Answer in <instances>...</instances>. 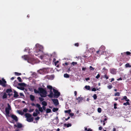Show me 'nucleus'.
<instances>
[{"label": "nucleus", "instance_id": "obj_40", "mask_svg": "<svg viewBox=\"0 0 131 131\" xmlns=\"http://www.w3.org/2000/svg\"><path fill=\"white\" fill-rule=\"evenodd\" d=\"M89 68L90 70H93L95 69L93 67L91 66H90V67Z\"/></svg>", "mask_w": 131, "mask_h": 131}, {"label": "nucleus", "instance_id": "obj_30", "mask_svg": "<svg viewBox=\"0 0 131 131\" xmlns=\"http://www.w3.org/2000/svg\"><path fill=\"white\" fill-rule=\"evenodd\" d=\"M58 110V108H53L52 109V111L53 112H55L56 111H57Z\"/></svg>", "mask_w": 131, "mask_h": 131}, {"label": "nucleus", "instance_id": "obj_29", "mask_svg": "<svg viewBox=\"0 0 131 131\" xmlns=\"http://www.w3.org/2000/svg\"><path fill=\"white\" fill-rule=\"evenodd\" d=\"M64 77L65 78H69V76L68 74L65 73L64 74Z\"/></svg>", "mask_w": 131, "mask_h": 131}, {"label": "nucleus", "instance_id": "obj_59", "mask_svg": "<svg viewBox=\"0 0 131 131\" xmlns=\"http://www.w3.org/2000/svg\"><path fill=\"white\" fill-rule=\"evenodd\" d=\"M85 80H86L87 81L89 80H90V78H89L88 77V78H86L85 79Z\"/></svg>", "mask_w": 131, "mask_h": 131}, {"label": "nucleus", "instance_id": "obj_61", "mask_svg": "<svg viewBox=\"0 0 131 131\" xmlns=\"http://www.w3.org/2000/svg\"><path fill=\"white\" fill-rule=\"evenodd\" d=\"M114 80V78H112L111 79V81L110 82H112V81H113Z\"/></svg>", "mask_w": 131, "mask_h": 131}, {"label": "nucleus", "instance_id": "obj_56", "mask_svg": "<svg viewBox=\"0 0 131 131\" xmlns=\"http://www.w3.org/2000/svg\"><path fill=\"white\" fill-rule=\"evenodd\" d=\"M39 118H40L39 117H37L35 118V119L36 120H38Z\"/></svg>", "mask_w": 131, "mask_h": 131}, {"label": "nucleus", "instance_id": "obj_42", "mask_svg": "<svg viewBox=\"0 0 131 131\" xmlns=\"http://www.w3.org/2000/svg\"><path fill=\"white\" fill-rule=\"evenodd\" d=\"M42 97H39V99L41 102L42 101L44 100V99L42 98Z\"/></svg>", "mask_w": 131, "mask_h": 131}, {"label": "nucleus", "instance_id": "obj_55", "mask_svg": "<svg viewBox=\"0 0 131 131\" xmlns=\"http://www.w3.org/2000/svg\"><path fill=\"white\" fill-rule=\"evenodd\" d=\"M86 69V68L83 67L82 68V70L83 71H85Z\"/></svg>", "mask_w": 131, "mask_h": 131}, {"label": "nucleus", "instance_id": "obj_5", "mask_svg": "<svg viewBox=\"0 0 131 131\" xmlns=\"http://www.w3.org/2000/svg\"><path fill=\"white\" fill-rule=\"evenodd\" d=\"M53 91L54 94L53 97L54 98H58L60 96V93L57 90L53 88Z\"/></svg>", "mask_w": 131, "mask_h": 131}, {"label": "nucleus", "instance_id": "obj_39", "mask_svg": "<svg viewBox=\"0 0 131 131\" xmlns=\"http://www.w3.org/2000/svg\"><path fill=\"white\" fill-rule=\"evenodd\" d=\"M114 95L115 96H119L120 95V94L119 92H117L115 93L114 94Z\"/></svg>", "mask_w": 131, "mask_h": 131}, {"label": "nucleus", "instance_id": "obj_43", "mask_svg": "<svg viewBox=\"0 0 131 131\" xmlns=\"http://www.w3.org/2000/svg\"><path fill=\"white\" fill-rule=\"evenodd\" d=\"M97 111L99 113H101V109L100 108H98L97 109Z\"/></svg>", "mask_w": 131, "mask_h": 131}, {"label": "nucleus", "instance_id": "obj_4", "mask_svg": "<svg viewBox=\"0 0 131 131\" xmlns=\"http://www.w3.org/2000/svg\"><path fill=\"white\" fill-rule=\"evenodd\" d=\"M28 62L29 63L33 64L36 63L37 61L36 59H35L33 57L29 56L28 57Z\"/></svg>", "mask_w": 131, "mask_h": 131}, {"label": "nucleus", "instance_id": "obj_15", "mask_svg": "<svg viewBox=\"0 0 131 131\" xmlns=\"http://www.w3.org/2000/svg\"><path fill=\"white\" fill-rule=\"evenodd\" d=\"M122 100H125V101H129L130 100H129L128 99L127 97L126 96H123V98H122L121 99Z\"/></svg>", "mask_w": 131, "mask_h": 131}, {"label": "nucleus", "instance_id": "obj_34", "mask_svg": "<svg viewBox=\"0 0 131 131\" xmlns=\"http://www.w3.org/2000/svg\"><path fill=\"white\" fill-rule=\"evenodd\" d=\"M15 75L17 76L20 75L21 74V73H19L17 72H15Z\"/></svg>", "mask_w": 131, "mask_h": 131}, {"label": "nucleus", "instance_id": "obj_14", "mask_svg": "<svg viewBox=\"0 0 131 131\" xmlns=\"http://www.w3.org/2000/svg\"><path fill=\"white\" fill-rule=\"evenodd\" d=\"M50 94L48 95V96L50 98H52L53 97V94L52 92V90H50Z\"/></svg>", "mask_w": 131, "mask_h": 131}, {"label": "nucleus", "instance_id": "obj_53", "mask_svg": "<svg viewBox=\"0 0 131 131\" xmlns=\"http://www.w3.org/2000/svg\"><path fill=\"white\" fill-rule=\"evenodd\" d=\"M20 95L21 96H24V94H23V93H19Z\"/></svg>", "mask_w": 131, "mask_h": 131}, {"label": "nucleus", "instance_id": "obj_8", "mask_svg": "<svg viewBox=\"0 0 131 131\" xmlns=\"http://www.w3.org/2000/svg\"><path fill=\"white\" fill-rule=\"evenodd\" d=\"M11 110V107H7L6 108V115L7 117H9V111Z\"/></svg>", "mask_w": 131, "mask_h": 131}, {"label": "nucleus", "instance_id": "obj_16", "mask_svg": "<svg viewBox=\"0 0 131 131\" xmlns=\"http://www.w3.org/2000/svg\"><path fill=\"white\" fill-rule=\"evenodd\" d=\"M11 117L16 121H17L18 120L17 117V116L14 115H12Z\"/></svg>", "mask_w": 131, "mask_h": 131}, {"label": "nucleus", "instance_id": "obj_20", "mask_svg": "<svg viewBox=\"0 0 131 131\" xmlns=\"http://www.w3.org/2000/svg\"><path fill=\"white\" fill-rule=\"evenodd\" d=\"M30 49H29L28 48H25V49L24 50V51L25 52V51H28V53H30Z\"/></svg>", "mask_w": 131, "mask_h": 131}, {"label": "nucleus", "instance_id": "obj_64", "mask_svg": "<svg viewBox=\"0 0 131 131\" xmlns=\"http://www.w3.org/2000/svg\"><path fill=\"white\" fill-rule=\"evenodd\" d=\"M12 94H10V93H9L8 94V95L9 96H10L12 95Z\"/></svg>", "mask_w": 131, "mask_h": 131}, {"label": "nucleus", "instance_id": "obj_63", "mask_svg": "<svg viewBox=\"0 0 131 131\" xmlns=\"http://www.w3.org/2000/svg\"><path fill=\"white\" fill-rule=\"evenodd\" d=\"M36 106H40L39 104H37Z\"/></svg>", "mask_w": 131, "mask_h": 131}, {"label": "nucleus", "instance_id": "obj_46", "mask_svg": "<svg viewBox=\"0 0 131 131\" xmlns=\"http://www.w3.org/2000/svg\"><path fill=\"white\" fill-rule=\"evenodd\" d=\"M108 88L109 89H111L112 88V85L107 86Z\"/></svg>", "mask_w": 131, "mask_h": 131}, {"label": "nucleus", "instance_id": "obj_41", "mask_svg": "<svg viewBox=\"0 0 131 131\" xmlns=\"http://www.w3.org/2000/svg\"><path fill=\"white\" fill-rule=\"evenodd\" d=\"M98 89H96L95 88H93L92 89V91H95L97 90H98Z\"/></svg>", "mask_w": 131, "mask_h": 131}, {"label": "nucleus", "instance_id": "obj_45", "mask_svg": "<svg viewBox=\"0 0 131 131\" xmlns=\"http://www.w3.org/2000/svg\"><path fill=\"white\" fill-rule=\"evenodd\" d=\"M121 55L123 57L125 56L126 55L125 52H123L121 53Z\"/></svg>", "mask_w": 131, "mask_h": 131}, {"label": "nucleus", "instance_id": "obj_51", "mask_svg": "<svg viewBox=\"0 0 131 131\" xmlns=\"http://www.w3.org/2000/svg\"><path fill=\"white\" fill-rule=\"evenodd\" d=\"M28 110L27 108H25L23 110V112H26Z\"/></svg>", "mask_w": 131, "mask_h": 131}, {"label": "nucleus", "instance_id": "obj_49", "mask_svg": "<svg viewBox=\"0 0 131 131\" xmlns=\"http://www.w3.org/2000/svg\"><path fill=\"white\" fill-rule=\"evenodd\" d=\"M77 63L76 62H72L71 64L73 65V66H74L75 65H76L77 64Z\"/></svg>", "mask_w": 131, "mask_h": 131}, {"label": "nucleus", "instance_id": "obj_62", "mask_svg": "<svg viewBox=\"0 0 131 131\" xmlns=\"http://www.w3.org/2000/svg\"><path fill=\"white\" fill-rule=\"evenodd\" d=\"M99 130H101L102 129V127L100 126L99 127Z\"/></svg>", "mask_w": 131, "mask_h": 131}, {"label": "nucleus", "instance_id": "obj_25", "mask_svg": "<svg viewBox=\"0 0 131 131\" xmlns=\"http://www.w3.org/2000/svg\"><path fill=\"white\" fill-rule=\"evenodd\" d=\"M87 90H90V86L89 85H86L84 87Z\"/></svg>", "mask_w": 131, "mask_h": 131}, {"label": "nucleus", "instance_id": "obj_47", "mask_svg": "<svg viewBox=\"0 0 131 131\" xmlns=\"http://www.w3.org/2000/svg\"><path fill=\"white\" fill-rule=\"evenodd\" d=\"M71 126V124L69 123L67 125V127H70Z\"/></svg>", "mask_w": 131, "mask_h": 131}, {"label": "nucleus", "instance_id": "obj_7", "mask_svg": "<svg viewBox=\"0 0 131 131\" xmlns=\"http://www.w3.org/2000/svg\"><path fill=\"white\" fill-rule=\"evenodd\" d=\"M25 116L27 118V121L29 122H32L33 120V118L31 117V115L30 114L26 113Z\"/></svg>", "mask_w": 131, "mask_h": 131}, {"label": "nucleus", "instance_id": "obj_22", "mask_svg": "<svg viewBox=\"0 0 131 131\" xmlns=\"http://www.w3.org/2000/svg\"><path fill=\"white\" fill-rule=\"evenodd\" d=\"M18 85L19 86H25L26 85V84L24 83H19L18 84Z\"/></svg>", "mask_w": 131, "mask_h": 131}, {"label": "nucleus", "instance_id": "obj_2", "mask_svg": "<svg viewBox=\"0 0 131 131\" xmlns=\"http://www.w3.org/2000/svg\"><path fill=\"white\" fill-rule=\"evenodd\" d=\"M35 54L36 56L39 55L41 51H42L43 47L38 44L35 45Z\"/></svg>", "mask_w": 131, "mask_h": 131}, {"label": "nucleus", "instance_id": "obj_37", "mask_svg": "<svg viewBox=\"0 0 131 131\" xmlns=\"http://www.w3.org/2000/svg\"><path fill=\"white\" fill-rule=\"evenodd\" d=\"M17 88L18 89H20L21 90H24V88L23 87H17Z\"/></svg>", "mask_w": 131, "mask_h": 131}, {"label": "nucleus", "instance_id": "obj_17", "mask_svg": "<svg viewBox=\"0 0 131 131\" xmlns=\"http://www.w3.org/2000/svg\"><path fill=\"white\" fill-rule=\"evenodd\" d=\"M17 113H18L19 114L21 115H22L24 114V112H23L22 111L20 110H17Z\"/></svg>", "mask_w": 131, "mask_h": 131}, {"label": "nucleus", "instance_id": "obj_13", "mask_svg": "<svg viewBox=\"0 0 131 131\" xmlns=\"http://www.w3.org/2000/svg\"><path fill=\"white\" fill-rule=\"evenodd\" d=\"M29 97L30 100L31 101H34L35 100V97L32 95H30L29 96Z\"/></svg>", "mask_w": 131, "mask_h": 131}, {"label": "nucleus", "instance_id": "obj_32", "mask_svg": "<svg viewBox=\"0 0 131 131\" xmlns=\"http://www.w3.org/2000/svg\"><path fill=\"white\" fill-rule=\"evenodd\" d=\"M17 79L18 80L19 82H22V80L20 77H18Z\"/></svg>", "mask_w": 131, "mask_h": 131}, {"label": "nucleus", "instance_id": "obj_44", "mask_svg": "<svg viewBox=\"0 0 131 131\" xmlns=\"http://www.w3.org/2000/svg\"><path fill=\"white\" fill-rule=\"evenodd\" d=\"M103 77L104 78H105L106 79H108L109 78L107 76L106 74L104 75Z\"/></svg>", "mask_w": 131, "mask_h": 131}, {"label": "nucleus", "instance_id": "obj_57", "mask_svg": "<svg viewBox=\"0 0 131 131\" xmlns=\"http://www.w3.org/2000/svg\"><path fill=\"white\" fill-rule=\"evenodd\" d=\"M34 111V109H31L29 111V112H31L33 111Z\"/></svg>", "mask_w": 131, "mask_h": 131}, {"label": "nucleus", "instance_id": "obj_28", "mask_svg": "<svg viewBox=\"0 0 131 131\" xmlns=\"http://www.w3.org/2000/svg\"><path fill=\"white\" fill-rule=\"evenodd\" d=\"M125 66L126 68H130L131 67V66L129 63H127L125 64Z\"/></svg>", "mask_w": 131, "mask_h": 131}, {"label": "nucleus", "instance_id": "obj_21", "mask_svg": "<svg viewBox=\"0 0 131 131\" xmlns=\"http://www.w3.org/2000/svg\"><path fill=\"white\" fill-rule=\"evenodd\" d=\"M42 104L43 105L42 106H45L47 105V103L45 101H43L42 102Z\"/></svg>", "mask_w": 131, "mask_h": 131}, {"label": "nucleus", "instance_id": "obj_9", "mask_svg": "<svg viewBox=\"0 0 131 131\" xmlns=\"http://www.w3.org/2000/svg\"><path fill=\"white\" fill-rule=\"evenodd\" d=\"M6 83V81L3 78L2 79V80H0V85H2L3 86H6L5 84Z\"/></svg>", "mask_w": 131, "mask_h": 131}, {"label": "nucleus", "instance_id": "obj_60", "mask_svg": "<svg viewBox=\"0 0 131 131\" xmlns=\"http://www.w3.org/2000/svg\"><path fill=\"white\" fill-rule=\"evenodd\" d=\"M122 80V79L121 78H119V79H117V81Z\"/></svg>", "mask_w": 131, "mask_h": 131}, {"label": "nucleus", "instance_id": "obj_35", "mask_svg": "<svg viewBox=\"0 0 131 131\" xmlns=\"http://www.w3.org/2000/svg\"><path fill=\"white\" fill-rule=\"evenodd\" d=\"M126 54L127 55H130V56L131 55L130 54H131V53L129 51H127L126 53Z\"/></svg>", "mask_w": 131, "mask_h": 131}, {"label": "nucleus", "instance_id": "obj_10", "mask_svg": "<svg viewBox=\"0 0 131 131\" xmlns=\"http://www.w3.org/2000/svg\"><path fill=\"white\" fill-rule=\"evenodd\" d=\"M76 100L78 101H77L78 103H80L82 102V101L84 100V98L81 97V95H80V96L78 97H77L76 98Z\"/></svg>", "mask_w": 131, "mask_h": 131}, {"label": "nucleus", "instance_id": "obj_23", "mask_svg": "<svg viewBox=\"0 0 131 131\" xmlns=\"http://www.w3.org/2000/svg\"><path fill=\"white\" fill-rule=\"evenodd\" d=\"M22 58L24 60H27V61H28V57H27V56H22Z\"/></svg>", "mask_w": 131, "mask_h": 131}, {"label": "nucleus", "instance_id": "obj_6", "mask_svg": "<svg viewBox=\"0 0 131 131\" xmlns=\"http://www.w3.org/2000/svg\"><path fill=\"white\" fill-rule=\"evenodd\" d=\"M105 49V47L103 46H102L100 47L99 50L97 51L96 53L100 55H101L104 52Z\"/></svg>", "mask_w": 131, "mask_h": 131}, {"label": "nucleus", "instance_id": "obj_1", "mask_svg": "<svg viewBox=\"0 0 131 131\" xmlns=\"http://www.w3.org/2000/svg\"><path fill=\"white\" fill-rule=\"evenodd\" d=\"M38 91L36 89H34V91L35 93H40V96L42 97H45L46 96L47 92L45 90L42 88L39 87L38 88Z\"/></svg>", "mask_w": 131, "mask_h": 131}, {"label": "nucleus", "instance_id": "obj_38", "mask_svg": "<svg viewBox=\"0 0 131 131\" xmlns=\"http://www.w3.org/2000/svg\"><path fill=\"white\" fill-rule=\"evenodd\" d=\"M51 110L49 109H47L46 110V113H48L50 112H51Z\"/></svg>", "mask_w": 131, "mask_h": 131}, {"label": "nucleus", "instance_id": "obj_31", "mask_svg": "<svg viewBox=\"0 0 131 131\" xmlns=\"http://www.w3.org/2000/svg\"><path fill=\"white\" fill-rule=\"evenodd\" d=\"M129 101H127L126 103H123V105H129L130 103L128 102Z\"/></svg>", "mask_w": 131, "mask_h": 131}, {"label": "nucleus", "instance_id": "obj_54", "mask_svg": "<svg viewBox=\"0 0 131 131\" xmlns=\"http://www.w3.org/2000/svg\"><path fill=\"white\" fill-rule=\"evenodd\" d=\"M74 114L73 113H70V115L72 117L74 116Z\"/></svg>", "mask_w": 131, "mask_h": 131}, {"label": "nucleus", "instance_id": "obj_58", "mask_svg": "<svg viewBox=\"0 0 131 131\" xmlns=\"http://www.w3.org/2000/svg\"><path fill=\"white\" fill-rule=\"evenodd\" d=\"M74 94L75 96H76L77 94V92L76 91H75L74 92Z\"/></svg>", "mask_w": 131, "mask_h": 131}, {"label": "nucleus", "instance_id": "obj_48", "mask_svg": "<svg viewBox=\"0 0 131 131\" xmlns=\"http://www.w3.org/2000/svg\"><path fill=\"white\" fill-rule=\"evenodd\" d=\"M100 77V75L99 74H98L95 77V78L98 79Z\"/></svg>", "mask_w": 131, "mask_h": 131}, {"label": "nucleus", "instance_id": "obj_52", "mask_svg": "<svg viewBox=\"0 0 131 131\" xmlns=\"http://www.w3.org/2000/svg\"><path fill=\"white\" fill-rule=\"evenodd\" d=\"M59 62V61H57L54 62V64L55 66H56L57 64Z\"/></svg>", "mask_w": 131, "mask_h": 131}, {"label": "nucleus", "instance_id": "obj_11", "mask_svg": "<svg viewBox=\"0 0 131 131\" xmlns=\"http://www.w3.org/2000/svg\"><path fill=\"white\" fill-rule=\"evenodd\" d=\"M110 72L113 74H116V69L114 68H112L110 69Z\"/></svg>", "mask_w": 131, "mask_h": 131}, {"label": "nucleus", "instance_id": "obj_12", "mask_svg": "<svg viewBox=\"0 0 131 131\" xmlns=\"http://www.w3.org/2000/svg\"><path fill=\"white\" fill-rule=\"evenodd\" d=\"M52 101L55 106H56L59 104L58 101L57 99H53Z\"/></svg>", "mask_w": 131, "mask_h": 131}, {"label": "nucleus", "instance_id": "obj_26", "mask_svg": "<svg viewBox=\"0 0 131 131\" xmlns=\"http://www.w3.org/2000/svg\"><path fill=\"white\" fill-rule=\"evenodd\" d=\"M47 88L50 89V90H53L52 87V86L50 85H47Z\"/></svg>", "mask_w": 131, "mask_h": 131}, {"label": "nucleus", "instance_id": "obj_19", "mask_svg": "<svg viewBox=\"0 0 131 131\" xmlns=\"http://www.w3.org/2000/svg\"><path fill=\"white\" fill-rule=\"evenodd\" d=\"M12 92V90L11 89H7L6 91V92L8 94Z\"/></svg>", "mask_w": 131, "mask_h": 131}, {"label": "nucleus", "instance_id": "obj_50", "mask_svg": "<svg viewBox=\"0 0 131 131\" xmlns=\"http://www.w3.org/2000/svg\"><path fill=\"white\" fill-rule=\"evenodd\" d=\"M75 46L76 47H78L79 46V43H77L74 44Z\"/></svg>", "mask_w": 131, "mask_h": 131}, {"label": "nucleus", "instance_id": "obj_36", "mask_svg": "<svg viewBox=\"0 0 131 131\" xmlns=\"http://www.w3.org/2000/svg\"><path fill=\"white\" fill-rule=\"evenodd\" d=\"M71 111V110H66V111H64V112L65 113H68L69 114H70V112Z\"/></svg>", "mask_w": 131, "mask_h": 131}, {"label": "nucleus", "instance_id": "obj_18", "mask_svg": "<svg viewBox=\"0 0 131 131\" xmlns=\"http://www.w3.org/2000/svg\"><path fill=\"white\" fill-rule=\"evenodd\" d=\"M14 97H17L19 95H18V93L17 92H16L15 91H14Z\"/></svg>", "mask_w": 131, "mask_h": 131}, {"label": "nucleus", "instance_id": "obj_33", "mask_svg": "<svg viewBox=\"0 0 131 131\" xmlns=\"http://www.w3.org/2000/svg\"><path fill=\"white\" fill-rule=\"evenodd\" d=\"M93 97L94 99V100H96V99L97 98V96L95 94H94L93 96Z\"/></svg>", "mask_w": 131, "mask_h": 131}, {"label": "nucleus", "instance_id": "obj_24", "mask_svg": "<svg viewBox=\"0 0 131 131\" xmlns=\"http://www.w3.org/2000/svg\"><path fill=\"white\" fill-rule=\"evenodd\" d=\"M7 95L6 93H4V95L3 96V99H5L7 98Z\"/></svg>", "mask_w": 131, "mask_h": 131}, {"label": "nucleus", "instance_id": "obj_27", "mask_svg": "<svg viewBox=\"0 0 131 131\" xmlns=\"http://www.w3.org/2000/svg\"><path fill=\"white\" fill-rule=\"evenodd\" d=\"M17 127L18 128H20L22 127V125L20 123H18L17 124Z\"/></svg>", "mask_w": 131, "mask_h": 131}, {"label": "nucleus", "instance_id": "obj_3", "mask_svg": "<svg viewBox=\"0 0 131 131\" xmlns=\"http://www.w3.org/2000/svg\"><path fill=\"white\" fill-rule=\"evenodd\" d=\"M38 110L36 109V112H34L33 113V116H36L39 113V111L41 112H42L43 110H45L46 109L45 107H38Z\"/></svg>", "mask_w": 131, "mask_h": 131}]
</instances>
